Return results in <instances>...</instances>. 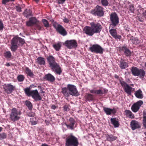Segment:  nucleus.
Returning <instances> with one entry per match:
<instances>
[{
	"mask_svg": "<svg viewBox=\"0 0 146 146\" xmlns=\"http://www.w3.org/2000/svg\"><path fill=\"white\" fill-rule=\"evenodd\" d=\"M61 92L65 97L68 98L70 95L77 96L80 95L76 86L72 84H68L66 87L62 88Z\"/></svg>",
	"mask_w": 146,
	"mask_h": 146,
	"instance_id": "1",
	"label": "nucleus"
},
{
	"mask_svg": "<svg viewBox=\"0 0 146 146\" xmlns=\"http://www.w3.org/2000/svg\"><path fill=\"white\" fill-rule=\"evenodd\" d=\"M46 59L52 70L56 74L60 75L62 70L60 65L56 62L55 58L52 55H50L47 57Z\"/></svg>",
	"mask_w": 146,
	"mask_h": 146,
	"instance_id": "2",
	"label": "nucleus"
},
{
	"mask_svg": "<svg viewBox=\"0 0 146 146\" xmlns=\"http://www.w3.org/2000/svg\"><path fill=\"white\" fill-rule=\"evenodd\" d=\"M79 144L78 138L72 133H70L67 136L65 146H78Z\"/></svg>",
	"mask_w": 146,
	"mask_h": 146,
	"instance_id": "3",
	"label": "nucleus"
},
{
	"mask_svg": "<svg viewBox=\"0 0 146 146\" xmlns=\"http://www.w3.org/2000/svg\"><path fill=\"white\" fill-rule=\"evenodd\" d=\"M20 43L23 45L25 43L24 40L18 36L14 37L12 39L11 42V46L10 49L13 52H15L19 47V44Z\"/></svg>",
	"mask_w": 146,
	"mask_h": 146,
	"instance_id": "4",
	"label": "nucleus"
},
{
	"mask_svg": "<svg viewBox=\"0 0 146 146\" xmlns=\"http://www.w3.org/2000/svg\"><path fill=\"white\" fill-rule=\"evenodd\" d=\"M24 91L27 96H31L35 101L41 100L42 99L37 90H31L30 88H27L25 89Z\"/></svg>",
	"mask_w": 146,
	"mask_h": 146,
	"instance_id": "5",
	"label": "nucleus"
},
{
	"mask_svg": "<svg viewBox=\"0 0 146 146\" xmlns=\"http://www.w3.org/2000/svg\"><path fill=\"white\" fill-rule=\"evenodd\" d=\"M21 114L20 111H18L15 108H13L10 114V119L13 121H15L19 120Z\"/></svg>",
	"mask_w": 146,
	"mask_h": 146,
	"instance_id": "6",
	"label": "nucleus"
},
{
	"mask_svg": "<svg viewBox=\"0 0 146 146\" xmlns=\"http://www.w3.org/2000/svg\"><path fill=\"white\" fill-rule=\"evenodd\" d=\"M132 74L135 76H140V78H143L145 75V72L143 69H139L136 67L133 66L131 69Z\"/></svg>",
	"mask_w": 146,
	"mask_h": 146,
	"instance_id": "7",
	"label": "nucleus"
},
{
	"mask_svg": "<svg viewBox=\"0 0 146 146\" xmlns=\"http://www.w3.org/2000/svg\"><path fill=\"white\" fill-rule=\"evenodd\" d=\"M104 8L101 6L97 5L95 8L92 10L91 13L94 16L101 17L104 15Z\"/></svg>",
	"mask_w": 146,
	"mask_h": 146,
	"instance_id": "8",
	"label": "nucleus"
},
{
	"mask_svg": "<svg viewBox=\"0 0 146 146\" xmlns=\"http://www.w3.org/2000/svg\"><path fill=\"white\" fill-rule=\"evenodd\" d=\"M110 25L113 27L117 26L119 22V20L117 14L115 12L112 13L110 15Z\"/></svg>",
	"mask_w": 146,
	"mask_h": 146,
	"instance_id": "9",
	"label": "nucleus"
},
{
	"mask_svg": "<svg viewBox=\"0 0 146 146\" xmlns=\"http://www.w3.org/2000/svg\"><path fill=\"white\" fill-rule=\"evenodd\" d=\"M119 81L124 91L128 95H131L135 89L130 86L128 84L123 81L119 79Z\"/></svg>",
	"mask_w": 146,
	"mask_h": 146,
	"instance_id": "10",
	"label": "nucleus"
},
{
	"mask_svg": "<svg viewBox=\"0 0 146 146\" xmlns=\"http://www.w3.org/2000/svg\"><path fill=\"white\" fill-rule=\"evenodd\" d=\"M89 50L92 52L100 54H102L104 51V49L100 45L98 44L93 45L89 47Z\"/></svg>",
	"mask_w": 146,
	"mask_h": 146,
	"instance_id": "11",
	"label": "nucleus"
},
{
	"mask_svg": "<svg viewBox=\"0 0 146 146\" xmlns=\"http://www.w3.org/2000/svg\"><path fill=\"white\" fill-rule=\"evenodd\" d=\"M53 26L56 31L60 35L65 36L67 35V32L65 29L61 25L58 24H53Z\"/></svg>",
	"mask_w": 146,
	"mask_h": 146,
	"instance_id": "12",
	"label": "nucleus"
},
{
	"mask_svg": "<svg viewBox=\"0 0 146 146\" xmlns=\"http://www.w3.org/2000/svg\"><path fill=\"white\" fill-rule=\"evenodd\" d=\"M90 24L95 33H99L100 32L102 29V26L100 23L91 22Z\"/></svg>",
	"mask_w": 146,
	"mask_h": 146,
	"instance_id": "13",
	"label": "nucleus"
},
{
	"mask_svg": "<svg viewBox=\"0 0 146 146\" xmlns=\"http://www.w3.org/2000/svg\"><path fill=\"white\" fill-rule=\"evenodd\" d=\"M15 88V86L12 85L11 84H5L3 86V89L8 94H11L14 90Z\"/></svg>",
	"mask_w": 146,
	"mask_h": 146,
	"instance_id": "14",
	"label": "nucleus"
},
{
	"mask_svg": "<svg viewBox=\"0 0 146 146\" xmlns=\"http://www.w3.org/2000/svg\"><path fill=\"white\" fill-rule=\"evenodd\" d=\"M143 104V102L142 100L137 101L132 106L131 108L132 111L134 112H137L139 111L140 107Z\"/></svg>",
	"mask_w": 146,
	"mask_h": 146,
	"instance_id": "15",
	"label": "nucleus"
},
{
	"mask_svg": "<svg viewBox=\"0 0 146 146\" xmlns=\"http://www.w3.org/2000/svg\"><path fill=\"white\" fill-rule=\"evenodd\" d=\"M66 46L69 48H76L77 46V43L76 41L75 40H67L65 42Z\"/></svg>",
	"mask_w": 146,
	"mask_h": 146,
	"instance_id": "16",
	"label": "nucleus"
},
{
	"mask_svg": "<svg viewBox=\"0 0 146 146\" xmlns=\"http://www.w3.org/2000/svg\"><path fill=\"white\" fill-rule=\"evenodd\" d=\"M38 22L35 17H32L30 18L29 20L26 22V25L28 27H32L37 24Z\"/></svg>",
	"mask_w": 146,
	"mask_h": 146,
	"instance_id": "17",
	"label": "nucleus"
},
{
	"mask_svg": "<svg viewBox=\"0 0 146 146\" xmlns=\"http://www.w3.org/2000/svg\"><path fill=\"white\" fill-rule=\"evenodd\" d=\"M83 30L85 33L90 36H92L95 33L91 26H86L84 27Z\"/></svg>",
	"mask_w": 146,
	"mask_h": 146,
	"instance_id": "18",
	"label": "nucleus"
},
{
	"mask_svg": "<svg viewBox=\"0 0 146 146\" xmlns=\"http://www.w3.org/2000/svg\"><path fill=\"white\" fill-rule=\"evenodd\" d=\"M75 123V121L72 117H70L68 121V124L65 123V125L68 128H69L71 129H73L74 125Z\"/></svg>",
	"mask_w": 146,
	"mask_h": 146,
	"instance_id": "19",
	"label": "nucleus"
},
{
	"mask_svg": "<svg viewBox=\"0 0 146 146\" xmlns=\"http://www.w3.org/2000/svg\"><path fill=\"white\" fill-rule=\"evenodd\" d=\"M130 125L131 129L133 130H134L137 128H139L141 127L139 123L135 120L132 121L131 122Z\"/></svg>",
	"mask_w": 146,
	"mask_h": 146,
	"instance_id": "20",
	"label": "nucleus"
},
{
	"mask_svg": "<svg viewBox=\"0 0 146 146\" xmlns=\"http://www.w3.org/2000/svg\"><path fill=\"white\" fill-rule=\"evenodd\" d=\"M103 110L107 115H111V114H115L116 112V110L115 108L111 109L107 108H104Z\"/></svg>",
	"mask_w": 146,
	"mask_h": 146,
	"instance_id": "21",
	"label": "nucleus"
},
{
	"mask_svg": "<svg viewBox=\"0 0 146 146\" xmlns=\"http://www.w3.org/2000/svg\"><path fill=\"white\" fill-rule=\"evenodd\" d=\"M44 79L50 82H54L55 80L54 77L50 73L46 74L44 77Z\"/></svg>",
	"mask_w": 146,
	"mask_h": 146,
	"instance_id": "22",
	"label": "nucleus"
},
{
	"mask_svg": "<svg viewBox=\"0 0 146 146\" xmlns=\"http://www.w3.org/2000/svg\"><path fill=\"white\" fill-rule=\"evenodd\" d=\"M118 65L121 69H125L128 67V63L124 61V60L121 58Z\"/></svg>",
	"mask_w": 146,
	"mask_h": 146,
	"instance_id": "23",
	"label": "nucleus"
},
{
	"mask_svg": "<svg viewBox=\"0 0 146 146\" xmlns=\"http://www.w3.org/2000/svg\"><path fill=\"white\" fill-rule=\"evenodd\" d=\"M121 50L123 51L126 56H131V53L130 50L126 46H122L120 48Z\"/></svg>",
	"mask_w": 146,
	"mask_h": 146,
	"instance_id": "24",
	"label": "nucleus"
},
{
	"mask_svg": "<svg viewBox=\"0 0 146 146\" xmlns=\"http://www.w3.org/2000/svg\"><path fill=\"white\" fill-rule=\"evenodd\" d=\"M110 32L111 35L115 39H119L120 40L121 38L120 35H117L116 30L114 29H111L110 30Z\"/></svg>",
	"mask_w": 146,
	"mask_h": 146,
	"instance_id": "25",
	"label": "nucleus"
},
{
	"mask_svg": "<svg viewBox=\"0 0 146 146\" xmlns=\"http://www.w3.org/2000/svg\"><path fill=\"white\" fill-rule=\"evenodd\" d=\"M110 121L111 124L114 125L115 127H119V123L117 118H111L110 119Z\"/></svg>",
	"mask_w": 146,
	"mask_h": 146,
	"instance_id": "26",
	"label": "nucleus"
},
{
	"mask_svg": "<svg viewBox=\"0 0 146 146\" xmlns=\"http://www.w3.org/2000/svg\"><path fill=\"white\" fill-rule=\"evenodd\" d=\"M90 92L91 93L94 94L96 95H102L105 93L104 91L101 89L91 90H90Z\"/></svg>",
	"mask_w": 146,
	"mask_h": 146,
	"instance_id": "27",
	"label": "nucleus"
},
{
	"mask_svg": "<svg viewBox=\"0 0 146 146\" xmlns=\"http://www.w3.org/2000/svg\"><path fill=\"white\" fill-rule=\"evenodd\" d=\"M124 114L127 117L129 118L133 119L134 117V115L129 110H125L124 111Z\"/></svg>",
	"mask_w": 146,
	"mask_h": 146,
	"instance_id": "28",
	"label": "nucleus"
},
{
	"mask_svg": "<svg viewBox=\"0 0 146 146\" xmlns=\"http://www.w3.org/2000/svg\"><path fill=\"white\" fill-rule=\"evenodd\" d=\"M135 95L136 98L139 99H141L143 98V94L142 91L140 89L136 91L135 93Z\"/></svg>",
	"mask_w": 146,
	"mask_h": 146,
	"instance_id": "29",
	"label": "nucleus"
},
{
	"mask_svg": "<svg viewBox=\"0 0 146 146\" xmlns=\"http://www.w3.org/2000/svg\"><path fill=\"white\" fill-rule=\"evenodd\" d=\"M25 72L27 75L30 77H32L34 76L33 72L28 67H25Z\"/></svg>",
	"mask_w": 146,
	"mask_h": 146,
	"instance_id": "30",
	"label": "nucleus"
},
{
	"mask_svg": "<svg viewBox=\"0 0 146 146\" xmlns=\"http://www.w3.org/2000/svg\"><path fill=\"white\" fill-rule=\"evenodd\" d=\"M37 62L38 64L40 65H44L45 64V62L44 58L39 57L37 59Z\"/></svg>",
	"mask_w": 146,
	"mask_h": 146,
	"instance_id": "31",
	"label": "nucleus"
},
{
	"mask_svg": "<svg viewBox=\"0 0 146 146\" xmlns=\"http://www.w3.org/2000/svg\"><path fill=\"white\" fill-rule=\"evenodd\" d=\"M130 40L133 44L135 45L138 44L140 43V41L137 38L133 36L130 37Z\"/></svg>",
	"mask_w": 146,
	"mask_h": 146,
	"instance_id": "32",
	"label": "nucleus"
},
{
	"mask_svg": "<svg viewBox=\"0 0 146 146\" xmlns=\"http://www.w3.org/2000/svg\"><path fill=\"white\" fill-rule=\"evenodd\" d=\"M117 138V137H116L113 136L112 135H106L107 140L110 142L115 140Z\"/></svg>",
	"mask_w": 146,
	"mask_h": 146,
	"instance_id": "33",
	"label": "nucleus"
},
{
	"mask_svg": "<svg viewBox=\"0 0 146 146\" xmlns=\"http://www.w3.org/2000/svg\"><path fill=\"white\" fill-rule=\"evenodd\" d=\"M23 14L26 17L33 15L32 12L30 9H26L24 12Z\"/></svg>",
	"mask_w": 146,
	"mask_h": 146,
	"instance_id": "34",
	"label": "nucleus"
},
{
	"mask_svg": "<svg viewBox=\"0 0 146 146\" xmlns=\"http://www.w3.org/2000/svg\"><path fill=\"white\" fill-rule=\"evenodd\" d=\"M143 124L145 128L146 129V110H144L143 114Z\"/></svg>",
	"mask_w": 146,
	"mask_h": 146,
	"instance_id": "35",
	"label": "nucleus"
},
{
	"mask_svg": "<svg viewBox=\"0 0 146 146\" xmlns=\"http://www.w3.org/2000/svg\"><path fill=\"white\" fill-rule=\"evenodd\" d=\"M86 99L88 101H92L94 99L93 95L89 93H87L85 96Z\"/></svg>",
	"mask_w": 146,
	"mask_h": 146,
	"instance_id": "36",
	"label": "nucleus"
},
{
	"mask_svg": "<svg viewBox=\"0 0 146 146\" xmlns=\"http://www.w3.org/2000/svg\"><path fill=\"white\" fill-rule=\"evenodd\" d=\"M25 104L28 107L29 110H32L33 108V105L30 101L28 100H26L25 102Z\"/></svg>",
	"mask_w": 146,
	"mask_h": 146,
	"instance_id": "37",
	"label": "nucleus"
},
{
	"mask_svg": "<svg viewBox=\"0 0 146 146\" xmlns=\"http://www.w3.org/2000/svg\"><path fill=\"white\" fill-rule=\"evenodd\" d=\"M4 56L7 59L11 58L12 56V54L10 51H6L4 53Z\"/></svg>",
	"mask_w": 146,
	"mask_h": 146,
	"instance_id": "38",
	"label": "nucleus"
},
{
	"mask_svg": "<svg viewBox=\"0 0 146 146\" xmlns=\"http://www.w3.org/2000/svg\"><path fill=\"white\" fill-rule=\"evenodd\" d=\"M25 79V77L23 75L20 74L17 77V79L19 82H23Z\"/></svg>",
	"mask_w": 146,
	"mask_h": 146,
	"instance_id": "39",
	"label": "nucleus"
},
{
	"mask_svg": "<svg viewBox=\"0 0 146 146\" xmlns=\"http://www.w3.org/2000/svg\"><path fill=\"white\" fill-rule=\"evenodd\" d=\"M42 22L43 23L45 27L48 28L49 27L50 25L48 21L45 19L42 20Z\"/></svg>",
	"mask_w": 146,
	"mask_h": 146,
	"instance_id": "40",
	"label": "nucleus"
},
{
	"mask_svg": "<svg viewBox=\"0 0 146 146\" xmlns=\"http://www.w3.org/2000/svg\"><path fill=\"white\" fill-rule=\"evenodd\" d=\"M53 46L56 51H59L61 48V45L59 43L53 44Z\"/></svg>",
	"mask_w": 146,
	"mask_h": 146,
	"instance_id": "41",
	"label": "nucleus"
},
{
	"mask_svg": "<svg viewBox=\"0 0 146 146\" xmlns=\"http://www.w3.org/2000/svg\"><path fill=\"white\" fill-rule=\"evenodd\" d=\"M102 5L105 7L108 6L109 3L108 0H101Z\"/></svg>",
	"mask_w": 146,
	"mask_h": 146,
	"instance_id": "42",
	"label": "nucleus"
},
{
	"mask_svg": "<svg viewBox=\"0 0 146 146\" xmlns=\"http://www.w3.org/2000/svg\"><path fill=\"white\" fill-rule=\"evenodd\" d=\"M70 105L67 104H66L64 106L63 108L64 111H69L70 110L69 108Z\"/></svg>",
	"mask_w": 146,
	"mask_h": 146,
	"instance_id": "43",
	"label": "nucleus"
},
{
	"mask_svg": "<svg viewBox=\"0 0 146 146\" xmlns=\"http://www.w3.org/2000/svg\"><path fill=\"white\" fill-rule=\"evenodd\" d=\"M15 0H2V3L4 5L6 4L7 3L10 2H14Z\"/></svg>",
	"mask_w": 146,
	"mask_h": 146,
	"instance_id": "44",
	"label": "nucleus"
},
{
	"mask_svg": "<svg viewBox=\"0 0 146 146\" xmlns=\"http://www.w3.org/2000/svg\"><path fill=\"white\" fill-rule=\"evenodd\" d=\"M7 135L5 133H2L0 134V140L5 139L6 138Z\"/></svg>",
	"mask_w": 146,
	"mask_h": 146,
	"instance_id": "45",
	"label": "nucleus"
},
{
	"mask_svg": "<svg viewBox=\"0 0 146 146\" xmlns=\"http://www.w3.org/2000/svg\"><path fill=\"white\" fill-rule=\"evenodd\" d=\"M3 24L2 21L1 19H0V31L3 30Z\"/></svg>",
	"mask_w": 146,
	"mask_h": 146,
	"instance_id": "46",
	"label": "nucleus"
},
{
	"mask_svg": "<svg viewBox=\"0 0 146 146\" xmlns=\"http://www.w3.org/2000/svg\"><path fill=\"white\" fill-rule=\"evenodd\" d=\"M27 115L30 117H34L35 115V113L32 112H29L27 113Z\"/></svg>",
	"mask_w": 146,
	"mask_h": 146,
	"instance_id": "47",
	"label": "nucleus"
},
{
	"mask_svg": "<svg viewBox=\"0 0 146 146\" xmlns=\"http://www.w3.org/2000/svg\"><path fill=\"white\" fill-rule=\"evenodd\" d=\"M129 10L131 13H134V7L133 5H131L130 6Z\"/></svg>",
	"mask_w": 146,
	"mask_h": 146,
	"instance_id": "48",
	"label": "nucleus"
},
{
	"mask_svg": "<svg viewBox=\"0 0 146 146\" xmlns=\"http://www.w3.org/2000/svg\"><path fill=\"white\" fill-rule=\"evenodd\" d=\"M16 9L18 12H21V7L19 6H16Z\"/></svg>",
	"mask_w": 146,
	"mask_h": 146,
	"instance_id": "49",
	"label": "nucleus"
},
{
	"mask_svg": "<svg viewBox=\"0 0 146 146\" xmlns=\"http://www.w3.org/2000/svg\"><path fill=\"white\" fill-rule=\"evenodd\" d=\"M66 0H56L58 3L59 4H62Z\"/></svg>",
	"mask_w": 146,
	"mask_h": 146,
	"instance_id": "50",
	"label": "nucleus"
},
{
	"mask_svg": "<svg viewBox=\"0 0 146 146\" xmlns=\"http://www.w3.org/2000/svg\"><path fill=\"white\" fill-rule=\"evenodd\" d=\"M31 125H34L37 124V121H31Z\"/></svg>",
	"mask_w": 146,
	"mask_h": 146,
	"instance_id": "51",
	"label": "nucleus"
},
{
	"mask_svg": "<svg viewBox=\"0 0 146 146\" xmlns=\"http://www.w3.org/2000/svg\"><path fill=\"white\" fill-rule=\"evenodd\" d=\"M63 21L64 22L66 23H68L69 22V20L68 19L65 18L63 19Z\"/></svg>",
	"mask_w": 146,
	"mask_h": 146,
	"instance_id": "52",
	"label": "nucleus"
},
{
	"mask_svg": "<svg viewBox=\"0 0 146 146\" xmlns=\"http://www.w3.org/2000/svg\"><path fill=\"white\" fill-rule=\"evenodd\" d=\"M36 28L38 30H41L42 29V27L39 25H37L36 26Z\"/></svg>",
	"mask_w": 146,
	"mask_h": 146,
	"instance_id": "53",
	"label": "nucleus"
},
{
	"mask_svg": "<svg viewBox=\"0 0 146 146\" xmlns=\"http://www.w3.org/2000/svg\"><path fill=\"white\" fill-rule=\"evenodd\" d=\"M13 64L11 63L8 62L6 63V64H5V65L7 66H11V65H13Z\"/></svg>",
	"mask_w": 146,
	"mask_h": 146,
	"instance_id": "54",
	"label": "nucleus"
},
{
	"mask_svg": "<svg viewBox=\"0 0 146 146\" xmlns=\"http://www.w3.org/2000/svg\"><path fill=\"white\" fill-rule=\"evenodd\" d=\"M57 108V107L56 106H55L54 105H52V106H51V108L52 109L54 110Z\"/></svg>",
	"mask_w": 146,
	"mask_h": 146,
	"instance_id": "55",
	"label": "nucleus"
},
{
	"mask_svg": "<svg viewBox=\"0 0 146 146\" xmlns=\"http://www.w3.org/2000/svg\"><path fill=\"white\" fill-rule=\"evenodd\" d=\"M138 20L140 22H142L143 21V19L141 17H139Z\"/></svg>",
	"mask_w": 146,
	"mask_h": 146,
	"instance_id": "56",
	"label": "nucleus"
},
{
	"mask_svg": "<svg viewBox=\"0 0 146 146\" xmlns=\"http://www.w3.org/2000/svg\"><path fill=\"white\" fill-rule=\"evenodd\" d=\"M114 77L115 78H116L117 79H118L119 81V79L120 80V78L117 75V74H115Z\"/></svg>",
	"mask_w": 146,
	"mask_h": 146,
	"instance_id": "57",
	"label": "nucleus"
},
{
	"mask_svg": "<svg viewBox=\"0 0 146 146\" xmlns=\"http://www.w3.org/2000/svg\"><path fill=\"white\" fill-rule=\"evenodd\" d=\"M41 146H48V145L45 143H43Z\"/></svg>",
	"mask_w": 146,
	"mask_h": 146,
	"instance_id": "58",
	"label": "nucleus"
},
{
	"mask_svg": "<svg viewBox=\"0 0 146 146\" xmlns=\"http://www.w3.org/2000/svg\"><path fill=\"white\" fill-rule=\"evenodd\" d=\"M41 93L42 94L44 93L45 92L44 91H43L42 90H41Z\"/></svg>",
	"mask_w": 146,
	"mask_h": 146,
	"instance_id": "59",
	"label": "nucleus"
},
{
	"mask_svg": "<svg viewBox=\"0 0 146 146\" xmlns=\"http://www.w3.org/2000/svg\"><path fill=\"white\" fill-rule=\"evenodd\" d=\"M34 0L37 3L39 1V0Z\"/></svg>",
	"mask_w": 146,
	"mask_h": 146,
	"instance_id": "60",
	"label": "nucleus"
},
{
	"mask_svg": "<svg viewBox=\"0 0 146 146\" xmlns=\"http://www.w3.org/2000/svg\"><path fill=\"white\" fill-rule=\"evenodd\" d=\"M2 130V128L1 127H0V132H1Z\"/></svg>",
	"mask_w": 146,
	"mask_h": 146,
	"instance_id": "61",
	"label": "nucleus"
},
{
	"mask_svg": "<svg viewBox=\"0 0 146 146\" xmlns=\"http://www.w3.org/2000/svg\"><path fill=\"white\" fill-rule=\"evenodd\" d=\"M145 66L146 67V62H145Z\"/></svg>",
	"mask_w": 146,
	"mask_h": 146,
	"instance_id": "62",
	"label": "nucleus"
},
{
	"mask_svg": "<svg viewBox=\"0 0 146 146\" xmlns=\"http://www.w3.org/2000/svg\"><path fill=\"white\" fill-rule=\"evenodd\" d=\"M145 134L146 136V131L144 133Z\"/></svg>",
	"mask_w": 146,
	"mask_h": 146,
	"instance_id": "63",
	"label": "nucleus"
},
{
	"mask_svg": "<svg viewBox=\"0 0 146 146\" xmlns=\"http://www.w3.org/2000/svg\"><path fill=\"white\" fill-rule=\"evenodd\" d=\"M131 86H133V84H131Z\"/></svg>",
	"mask_w": 146,
	"mask_h": 146,
	"instance_id": "64",
	"label": "nucleus"
}]
</instances>
